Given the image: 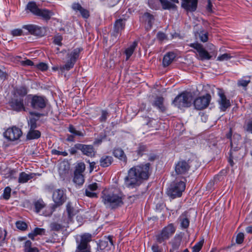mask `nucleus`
<instances>
[{
  "label": "nucleus",
  "instance_id": "nucleus-26",
  "mask_svg": "<svg viewBox=\"0 0 252 252\" xmlns=\"http://www.w3.org/2000/svg\"><path fill=\"white\" fill-rule=\"evenodd\" d=\"M36 175L35 173H30L27 174L25 172H22L20 173L18 178V183L20 184H24L28 182L30 179L33 178Z\"/></svg>",
  "mask_w": 252,
  "mask_h": 252
},
{
  "label": "nucleus",
  "instance_id": "nucleus-43",
  "mask_svg": "<svg viewBox=\"0 0 252 252\" xmlns=\"http://www.w3.org/2000/svg\"><path fill=\"white\" fill-rule=\"evenodd\" d=\"M147 150V148L146 145L140 144L136 152L138 156H142L144 154V153L146 152Z\"/></svg>",
  "mask_w": 252,
  "mask_h": 252
},
{
  "label": "nucleus",
  "instance_id": "nucleus-44",
  "mask_svg": "<svg viewBox=\"0 0 252 252\" xmlns=\"http://www.w3.org/2000/svg\"><path fill=\"white\" fill-rule=\"evenodd\" d=\"M7 232L0 228V246H2L5 242Z\"/></svg>",
  "mask_w": 252,
  "mask_h": 252
},
{
  "label": "nucleus",
  "instance_id": "nucleus-2",
  "mask_svg": "<svg viewBox=\"0 0 252 252\" xmlns=\"http://www.w3.org/2000/svg\"><path fill=\"white\" fill-rule=\"evenodd\" d=\"M101 198L106 207L116 209L124 205L125 195L120 189L111 188L103 190Z\"/></svg>",
  "mask_w": 252,
  "mask_h": 252
},
{
  "label": "nucleus",
  "instance_id": "nucleus-29",
  "mask_svg": "<svg viewBox=\"0 0 252 252\" xmlns=\"http://www.w3.org/2000/svg\"><path fill=\"white\" fill-rule=\"evenodd\" d=\"M53 13L50 10L46 9H40L36 16L40 17L44 20L48 21L50 19Z\"/></svg>",
  "mask_w": 252,
  "mask_h": 252
},
{
  "label": "nucleus",
  "instance_id": "nucleus-59",
  "mask_svg": "<svg viewBox=\"0 0 252 252\" xmlns=\"http://www.w3.org/2000/svg\"><path fill=\"white\" fill-rule=\"evenodd\" d=\"M50 227L52 230L59 231L62 228V226L56 222H53L50 224Z\"/></svg>",
  "mask_w": 252,
  "mask_h": 252
},
{
  "label": "nucleus",
  "instance_id": "nucleus-8",
  "mask_svg": "<svg viewBox=\"0 0 252 252\" xmlns=\"http://www.w3.org/2000/svg\"><path fill=\"white\" fill-rule=\"evenodd\" d=\"M191 161L190 159H180L175 164L174 169L176 174L179 176L187 174L191 167Z\"/></svg>",
  "mask_w": 252,
  "mask_h": 252
},
{
  "label": "nucleus",
  "instance_id": "nucleus-1",
  "mask_svg": "<svg viewBox=\"0 0 252 252\" xmlns=\"http://www.w3.org/2000/svg\"><path fill=\"white\" fill-rule=\"evenodd\" d=\"M150 166V163H147L131 168L128 171L127 176L125 178L126 187L133 188L138 186L142 180H147L152 171Z\"/></svg>",
  "mask_w": 252,
  "mask_h": 252
},
{
  "label": "nucleus",
  "instance_id": "nucleus-47",
  "mask_svg": "<svg viewBox=\"0 0 252 252\" xmlns=\"http://www.w3.org/2000/svg\"><path fill=\"white\" fill-rule=\"evenodd\" d=\"M16 227L22 231L25 230L27 228V224L24 221H17L16 222Z\"/></svg>",
  "mask_w": 252,
  "mask_h": 252
},
{
  "label": "nucleus",
  "instance_id": "nucleus-36",
  "mask_svg": "<svg viewBox=\"0 0 252 252\" xmlns=\"http://www.w3.org/2000/svg\"><path fill=\"white\" fill-rule=\"evenodd\" d=\"M45 233V229L44 228H41L38 227H35L33 230L29 234L28 236L32 240H34V237L39 235H44Z\"/></svg>",
  "mask_w": 252,
  "mask_h": 252
},
{
  "label": "nucleus",
  "instance_id": "nucleus-45",
  "mask_svg": "<svg viewBox=\"0 0 252 252\" xmlns=\"http://www.w3.org/2000/svg\"><path fill=\"white\" fill-rule=\"evenodd\" d=\"M63 40L62 36L61 35H56L53 37V42L55 45H58L59 46H62V41Z\"/></svg>",
  "mask_w": 252,
  "mask_h": 252
},
{
  "label": "nucleus",
  "instance_id": "nucleus-61",
  "mask_svg": "<svg viewBox=\"0 0 252 252\" xmlns=\"http://www.w3.org/2000/svg\"><path fill=\"white\" fill-rule=\"evenodd\" d=\"M200 39L201 41L205 42L207 41L208 39V33L201 32L199 34Z\"/></svg>",
  "mask_w": 252,
  "mask_h": 252
},
{
  "label": "nucleus",
  "instance_id": "nucleus-32",
  "mask_svg": "<svg viewBox=\"0 0 252 252\" xmlns=\"http://www.w3.org/2000/svg\"><path fill=\"white\" fill-rule=\"evenodd\" d=\"M28 93V89L25 86L17 87L14 89V95L23 98Z\"/></svg>",
  "mask_w": 252,
  "mask_h": 252
},
{
  "label": "nucleus",
  "instance_id": "nucleus-27",
  "mask_svg": "<svg viewBox=\"0 0 252 252\" xmlns=\"http://www.w3.org/2000/svg\"><path fill=\"white\" fill-rule=\"evenodd\" d=\"M66 210L68 215L67 223L69 224L70 222H72V218L76 214L77 211L74 208V206L71 202H68L66 206Z\"/></svg>",
  "mask_w": 252,
  "mask_h": 252
},
{
  "label": "nucleus",
  "instance_id": "nucleus-37",
  "mask_svg": "<svg viewBox=\"0 0 252 252\" xmlns=\"http://www.w3.org/2000/svg\"><path fill=\"white\" fill-rule=\"evenodd\" d=\"M34 206L35 212L39 213L41 210L45 208L46 204L42 199H40L34 202Z\"/></svg>",
  "mask_w": 252,
  "mask_h": 252
},
{
  "label": "nucleus",
  "instance_id": "nucleus-28",
  "mask_svg": "<svg viewBox=\"0 0 252 252\" xmlns=\"http://www.w3.org/2000/svg\"><path fill=\"white\" fill-rule=\"evenodd\" d=\"M113 162V158L111 156L106 155H103L100 158L99 164L102 167H107Z\"/></svg>",
  "mask_w": 252,
  "mask_h": 252
},
{
  "label": "nucleus",
  "instance_id": "nucleus-22",
  "mask_svg": "<svg viewBox=\"0 0 252 252\" xmlns=\"http://www.w3.org/2000/svg\"><path fill=\"white\" fill-rule=\"evenodd\" d=\"M152 105L161 112H164L166 110V107L164 105V98L162 96H157L152 102Z\"/></svg>",
  "mask_w": 252,
  "mask_h": 252
},
{
  "label": "nucleus",
  "instance_id": "nucleus-19",
  "mask_svg": "<svg viewBox=\"0 0 252 252\" xmlns=\"http://www.w3.org/2000/svg\"><path fill=\"white\" fill-rule=\"evenodd\" d=\"M75 148L81 151L84 155L88 157H92L94 155V148L92 145L78 143L75 144Z\"/></svg>",
  "mask_w": 252,
  "mask_h": 252
},
{
  "label": "nucleus",
  "instance_id": "nucleus-50",
  "mask_svg": "<svg viewBox=\"0 0 252 252\" xmlns=\"http://www.w3.org/2000/svg\"><path fill=\"white\" fill-rule=\"evenodd\" d=\"M143 118L146 125H148L149 127H155L153 123L156 122V121L154 119L146 116L143 117Z\"/></svg>",
  "mask_w": 252,
  "mask_h": 252
},
{
  "label": "nucleus",
  "instance_id": "nucleus-6",
  "mask_svg": "<svg viewBox=\"0 0 252 252\" xmlns=\"http://www.w3.org/2000/svg\"><path fill=\"white\" fill-rule=\"evenodd\" d=\"M55 204L52 207L46 208L43 213L45 216H50L54 211L55 208L62 205L63 203V190L58 189L55 190L52 195Z\"/></svg>",
  "mask_w": 252,
  "mask_h": 252
},
{
  "label": "nucleus",
  "instance_id": "nucleus-41",
  "mask_svg": "<svg viewBox=\"0 0 252 252\" xmlns=\"http://www.w3.org/2000/svg\"><path fill=\"white\" fill-rule=\"evenodd\" d=\"M69 131L73 134L74 136H84V133L82 131L77 130L74 126L72 125H70L68 127Z\"/></svg>",
  "mask_w": 252,
  "mask_h": 252
},
{
  "label": "nucleus",
  "instance_id": "nucleus-39",
  "mask_svg": "<svg viewBox=\"0 0 252 252\" xmlns=\"http://www.w3.org/2000/svg\"><path fill=\"white\" fill-rule=\"evenodd\" d=\"M74 182L79 186L82 185L84 182V178L82 174L74 173Z\"/></svg>",
  "mask_w": 252,
  "mask_h": 252
},
{
  "label": "nucleus",
  "instance_id": "nucleus-25",
  "mask_svg": "<svg viewBox=\"0 0 252 252\" xmlns=\"http://www.w3.org/2000/svg\"><path fill=\"white\" fill-rule=\"evenodd\" d=\"M30 115L32 116H36V118L34 117H31L30 119L28 120V126L31 129H35L37 127L36 122L38 120L39 118L42 115V114L39 113H36L33 112H30Z\"/></svg>",
  "mask_w": 252,
  "mask_h": 252
},
{
  "label": "nucleus",
  "instance_id": "nucleus-14",
  "mask_svg": "<svg viewBox=\"0 0 252 252\" xmlns=\"http://www.w3.org/2000/svg\"><path fill=\"white\" fill-rule=\"evenodd\" d=\"M125 20L122 19L117 20L114 25V30L111 34V39L113 41H116L119 35L125 29Z\"/></svg>",
  "mask_w": 252,
  "mask_h": 252
},
{
  "label": "nucleus",
  "instance_id": "nucleus-34",
  "mask_svg": "<svg viewBox=\"0 0 252 252\" xmlns=\"http://www.w3.org/2000/svg\"><path fill=\"white\" fill-rule=\"evenodd\" d=\"M137 44V42L135 41L125 50V53L126 55V61H127L133 54Z\"/></svg>",
  "mask_w": 252,
  "mask_h": 252
},
{
  "label": "nucleus",
  "instance_id": "nucleus-62",
  "mask_svg": "<svg viewBox=\"0 0 252 252\" xmlns=\"http://www.w3.org/2000/svg\"><path fill=\"white\" fill-rule=\"evenodd\" d=\"M157 38L160 41H163L167 39V35L162 32H158L157 33Z\"/></svg>",
  "mask_w": 252,
  "mask_h": 252
},
{
  "label": "nucleus",
  "instance_id": "nucleus-24",
  "mask_svg": "<svg viewBox=\"0 0 252 252\" xmlns=\"http://www.w3.org/2000/svg\"><path fill=\"white\" fill-rule=\"evenodd\" d=\"M72 8L75 11H79L83 18L87 19L90 16L89 11L87 9L84 8L79 3H73Z\"/></svg>",
  "mask_w": 252,
  "mask_h": 252
},
{
  "label": "nucleus",
  "instance_id": "nucleus-38",
  "mask_svg": "<svg viewBox=\"0 0 252 252\" xmlns=\"http://www.w3.org/2000/svg\"><path fill=\"white\" fill-rule=\"evenodd\" d=\"M32 242L30 240L25 242L24 245V252H39L37 248L32 247Z\"/></svg>",
  "mask_w": 252,
  "mask_h": 252
},
{
  "label": "nucleus",
  "instance_id": "nucleus-49",
  "mask_svg": "<svg viewBox=\"0 0 252 252\" xmlns=\"http://www.w3.org/2000/svg\"><path fill=\"white\" fill-rule=\"evenodd\" d=\"M11 191V189L10 187H6L3 191V193L2 195L3 198L5 200H8V199H9L10 197Z\"/></svg>",
  "mask_w": 252,
  "mask_h": 252
},
{
  "label": "nucleus",
  "instance_id": "nucleus-40",
  "mask_svg": "<svg viewBox=\"0 0 252 252\" xmlns=\"http://www.w3.org/2000/svg\"><path fill=\"white\" fill-rule=\"evenodd\" d=\"M110 116V113L107 110H102L101 111V115L99 118V121L100 123H105L108 117Z\"/></svg>",
  "mask_w": 252,
  "mask_h": 252
},
{
  "label": "nucleus",
  "instance_id": "nucleus-3",
  "mask_svg": "<svg viewBox=\"0 0 252 252\" xmlns=\"http://www.w3.org/2000/svg\"><path fill=\"white\" fill-rule=\"evenodd\" d=\"M186 184L183 181H174L171 183L166 190V194L172 199L181 196L185 190Z\"/></svg>",
  "mask_w": 252,
  "mask_h": 252
},
{
  "label": "nucleus",
  "instance_id": "nucleus-20",
  "mask_svg": "<svg viewBox=\"0 0 252 252\" xmlns=\"http://www.w3.org/2000/svg\"><path fill=\"white\" fill-rule=\"evenodd\" d=\"M190 215L188 211L183 212L179 217L178 220L181 227L183 229L188 228L190 223Z\"/></svg>",
  "mask_w": 252,
  "mask_h": 252
},
{
  "label": "nucleus",
  "instance_id": "nucleus-58",
  "mask_svg": "<svg viewBox=\"0 0 252 252\" xmlns=\"http://www.w3.org/2000/svg\"><path fill=\"white\" fill-rule=\"evenodd\" d=\"M93 191H91L90 190L87 189L85 190V194L88 197H89L91 198H97V193L94 192Z\"/></svg>",
  "mask_w": 252,
  "mask_h": 252
},
{
  "label": "nucleus",
  "instance_id": "nucleus-9",
  "mask_svg": "<svg viewBox=\"0 0 252 252\" xmlns=\"http://www.w3.org/2000/svg\"><path fill=\"white\" fill-rule=\"evenodd\" d=\"M211 99V95L209 94H206L205 95L199 96L194 100V106L196 110H203L208 106Z\"/></svg>",
  "mask_w": 252,
  "mask_h": 252
},
{
  "label": "nucleus",
  "instance_id": "nucleus-4",
  "mask_svg": "<svg viewBox=\"0 0 252 252\" xmlns=\"http://www.w3.org/2000/svg\"><path fill=\"white\" fill-rule=\"evenodd\" d=\"M176 228L173 223H170L155 235L156 242L158 244L163 243L168 240L175 233Z\"/></svg>",
  "mask_w": 252,
  "mask_h": 252
},
{
  "label": "nucleus",
  "instance_id": "nucleus-16",
  "mask_svg": "<svg viewBox=\"0 0 252 252\" xmlns=\"http://www.w3.org/2000/svg\"><path fill=\"white\" fill-rule=\"evenodd\" d=\"M112 236L105 237L103 240H100L97 244V248L101 250H105L109 252L114 248V241Z\"/></svg>",
  "mask_w": 252,
  "mask_h": 252
},
{
  "label": "nucleus",
  "instance_id": "nucleus-12",
  "mask_svg": "<svg viewBox=\"0 0 252 252\" xmlns=\"http://www.w3.org/2000/svg\"><path fill=\"white\" fill-rule=\"evenodd\" d=\"M23 29L28 31L29 32L33 35L38 36H43L46 33L45 29L36 25L30 24L24 25Z\"/></svg>",
  "mask_w": 252,
  "mask_h": 252
},
{
  "label": "nucleus",
  "instance_id": "nucleus-46",
  "mask_svg": "<svg viewBox=\"0 0 252 252\" xmlns=\"http://www.w3.org/2000/svg\"><path fill=\"white\" fill-rule=\"evenodd\" d=\"M230 146L231 149L230 150L229 155H230V156L232 157L233 152H236L239 151L240 149V147L239 144H236V145H234L233 141H230Z\"/></svg>",
  "mask_w": 252,
  "mask_h": 252
},
{
  "label": "nucleus",
  "instance_id": "nucleus-63",
  "mask_svg": "<svg viewBox=\"0 0 252 252\" xmlns=\"http://www.w3.org/2000/svg\"><path fill=\"white\" fill-rule=\"evenodd\" d=\"M11 33L13 36H20L23 33V31L21 29H15L11 31Z\"/></svg>",
  "mask_w": 252,
  "mask_h": 252
},
{
  "label": "nucleus",
  "instance_id": "nucleus-57",
  "mask_svg": "<svg viewBox=\"0 0 252 252\" xmlns=\"http://www.w3.org/2000/svg\"><path fill=\"white\" fill-rule=\"evenodd\" d=\"M244 239V235L243 233H239L237 234L236 239V242L237 244H242Z\"/></svg>",
  "mask_w": 252,
  "mask_h": 252
},
{
  "label": "nucleus",
  "instance_id": "nucleus-33",
  "mask_svg": "<svg viewBox=\"0 0 252 252\" xmlns=\"http://www.w3.org/2000/svg\"><path fill=\"white\" fill-rule=\"evenodd\" d=\"M26 9L29 10L33 15L36 16L40 8H39L36 3L34 1L28 2L26 6Z\"/></svg>",
  "mask_w": 252,
  "mask_h": 252
},
{
  "label": "nucleus",
  "instance_id": "nucleus-7",
  "mask_svg": "<svg viewBox=\"0 0 252 252\" xmlns=\"http://www.w3.org/2000/svg\"><path fill=\"white\" fill-rule=\"evenodd\" d=\"M82 50L81 48H76L67 54L64 64V70H69L73 67Z\"/></svg>",
  "mask_w": 252,
  "mask_h": 252
},
{
  "label": "nucleus",
  "instance_id": "nucleus-17",
  "mask_svg": "<svg viewBox=\"0 0 252 252\" xmlns=\"http://www.w3.org/2000/svg\"><path fill=\"white\" fill-rule=\"evenodd\" d=\"M218 95L219 96V99L218 101L220 105L219 108L220 111L224 112L231 106L230 100L226 98V95L222 90H219Z\"/></svg>",
  "mask_w": 252,
  "mask_h": 252
},
{
  "label": "nucleus",
  "instance_id": "nucleus-30",
  "mask_svg": "<svg viewBox=\"0 0 252 252\" xmlns=\"http://www.w3.org/2000/svg\"><path fill=\"white\" fill-rule=\"evenodd\" d=\"M175 57L176 55L173 52H168L166 54L164 55L162 61L163 66H168L171 63Z\"/></svg>",
  "mask_w": 252,
  "mask_h": 252
},
{
  "label": "nucleus",
  "instance_id": "nucleus-52",
  "mask_svg": "<svg viewBox=\"0 0 252 252\" xmlns=\"http://www.w3.org/2000/svg\"><path fill=\"white\" fill-rule=\"evenodd\" d=\"M181 245V239H175L174 241L172 243V249L170 251H174L177 250L179 248Z\"/></svg>",
  "mask_w": 252,
  "mask_h": 252
},
{
  "label": "nucleus",
  "instance_id": "nucleus-64",
  "mask_svg": "<svg viewBox=\"0 0 252 252\" xmlns=\"http://www.w3.org/2000/svg\"><path fill=\"white\" fill-rule=\"evenodd\" d=\"M98 189L97 184L96 183H94L93 184H90L88 186L87 189L90 190L91 191H95Z\"/></svg>",
  "mask_w": 252,
  "mask_h": 252
},
{
  "label": "nucleus",
  "instance_id": "nucleus-18",
  "mask_svg": "<svg viewBox=\"0 0 252 252\" xmlns=\"http://www.w3.org/2000/svg\"><path fill=\"white\" fill-rule=\"evenodd\" d=\"M9 105L13 110L17 112L26 110L23 98L14 97L9 102Z\"/></svg>",
  "mask_w": 252,
  "mask_h": 252
},
{
  "label": "nucleus",
  "instance_id": "nucleus-5",
  "mask_svg": "<svg viewBox=\"0 0 252 252\" xmlns=\"http://www.w3.org/2000/svg\"><path fill=\"white\" fill-rule=\"evenodd\" d=\"M193 96L190 93L184 92L178 95L173 100L174 104L178 108L189 107L191 105Z\"/></svg>",
  "mask_w": 252,
  "mask_h": 252
},
{
  "label": "nucleus",
  "instance_id": "nucleus-10",
  "mask_svg": "<svg viewBox=\"0 0 252 252\" xmlns=\"http://www.w3.org/2000/svg\"><path fill=\"white\" fill-rule=\"evenodd\" d=\"M189 46L195 49L199 55L198 59L201 61L209 60L212 56L203 47V45L199 43H193L189 44Z\"/></svg>",
  "mask_w": 252,
  "mask_h": 252
},
{
  "label": "nucleus",
  "instance_id": "nucleus-31",
  "mask_svg": "<svg viewBox=\"0 0 252 252\" xmlns=\"http://www.w3.org/2000/svg\"><path fill=\"white\" fill-rule=\"evenodd\" d=\"M41 136V132L35 129L30 128L27 134V139L29 140L37 139Z\"/></svg>",
  "mask_w": 252,
  "mask_h": 252
},
{
  "label": "nucleus",
  "instance_id": "nucleus-23",
  "mask_svg": "<svg viewBox=\"0 0 252 252\" xmlns=\"http://www.w3.org/2000/svg\"><path fill=\"white\" fill-rule=\"evenodd\" d=\"M113 155L120 160L123 162L124 164L127 162V157L124 151L120 148H115L113 150Z\"/></svg>",
  "mask_w": 252,
  "mask_h": 252
},
{
  "label": "nucleus",
  "instance_id": "nucleus-42",
  "mask_svg": "<svg viewBox=\"0 0 252 252\" xmlns=\"http://www.w3.org/2000/svg\"><path fill=\"white\" fill-rule=\"evenodd\" d=\"M160 3L164 9H170L175 7V4L171 3L167 0H162Z\"/></svg>",
  "mask_w": 252,
  "mask_h": 252
},
{
  "label": "nucleus",
  "instance_id": "nucleus-21",
  "mask_svg": "<svg viewBox=\"0 0 252 252\" xmlns=\"http://www.w3.org/2000/svg\"><path fill=\"white\" fill-rule=\"evenodd\" d=\"M197 0H182V6L187 11L193 12L197 8Z\"/></svg>",
  "mask_w": 252,
  "mask_h": 252
},
{
  "label": "nucleus",
  "instance_id": "nucleus-15",
  "mask_svg": "<svg viewBox=\"0 0 252 252\" xmlns=\"http://www.w3.org/2000/svg\"><path fill=\"white\" fill-rule=\"evenodd\" d=\"M46 101L45 98L41 96L37 95H32L31 106L34 109H41L46 107Z\"/></svg>",
  "mask_w": 252,
  "mask_h": 252
},
{
  "label": "nucleus",
  "instance_id": "nucleus-51",
  "mask_svg": "<svg viewBox=\"0 0 252 252\" xmlns=\"http://www.w3.org/2000/svg\"><path fill=\"white\" fill-rule=\"evenodd\" d=\"M85 169V165L84 163H79L76 167V169L74 171V173L82 174Z\"/></svg>",
  "mask_w": 252,
  "mask_h": 252
},
{
  "label": "nucleus",
  "instance_id": "nucleus-55",
  "mask_svg": "<svg viewBox=\"0 0 252 252\" xmlns=\"http://www.w3.org/2000/svg\"><path fill=\"white\" fill-rule=\"evenodd\" d=\"M251 82V80H244L240 79L238 80L237 85L239 87H246L248 84Z\"/></svg>",
  "mask_w": 252,
  "mask_h": 252
},
{
  "label": "nucleus",
  "instance_id": "nucleus-35",
  "mask_svg": "<svg viewBox=\"0 0 252 252\" xmlns=\"http://www.w3.org/2000/svg\"><path fill=\"white\" fill-rule=\"evenodd\" d=\"M142 19L143 21L147 23L148 28H151L154 20V16L148 12H145L142 16Z\"/></svg>",
  "mask_w": 252,
  "mask_h": 252
},
{
  "label": "nucleus",
  "instance_id": "nucleus-11",
  "mask_svg": "<svg viewBox=\"0 0 252 252\" xmlns=\"http://www.w3.org/2000/svg\"><path fill=\"white\" fill-rule=\"evenodd\" d=\"M4 136L9 140L15 141L18 139L22 135L20 128L13 126L8 128L3 133Z\"/></svg>",
  "mask_w": 252,
  "mask_h": 252
},
{
  "label": "nucleus",
  "instance_id": "nucleus-60",
  "mask_svg": "<svg viewBox=\"0 0 252 252\" xmlns=\"http://www.w3.org/2000/svg\"><path fill=\"white\" fill-rule=\"evenodd\" d=\"M153 252H162V249L157 243L154 244L152 247Z\"/></svg>",
  "mask_w": 252,
  "mask_h": 252
},
{
  "label": "nucleus",
  "instance_id": "nucleus-48",
  "mask_svg": "<svg viewBox=\"0 0 252 252\" xmlns=\"http://www.w3.org/2000/svg\"><path fill=\"white\" fill-rule=\"evenodd\" d=\"M204 241H200L197 242L193 247H192V252H199L201 250L203 245Z\"/></svg>",
  "mask_w": 252,
  "mask_h": 252
},
{
  "label": "nucleus",
  "instance_id": "nucleus-54",
  "mask_svg": "<svg viewBox=\"0 0 252 252\" xmlns=\"http://www.w3.org/2000/svg\"><path fill=\"white\" fill-rule=\"evenodd\" d=\"M243 128L245 130L252 134V119L244 126Z\"/></svg>",
  "mask_w": 252,
  "mask_h": 252
},
{
  "label": "nucleus",
  "instance_id": "nucleus-56",
  "mask_svg": "<svg viewBox=\"0 0 252 252\" xmlns=\"http://www.w3.org/2000/svg\"><path fill=\"white\" fill-rule=\"evenodd\" d=\"M231 57L229 54L225 53L219 56L217 58V60L219 61H227L230 59Z\"/></svg>",
  "mask_w": 252,
  "mask_h": 252
},
{
  "label": "nucleus",
  "instance_id": "nucleus-53",
  "mask_svg": "<svg viewBox=\"0 0 252 252\" xmlns=\"http://www.w3.org/2000/svg\"><path fill=\"white\" fill-rule=\"evenodd\" d=\"M35 67L42 71L47 70L48 68L47 64L44 63H40L38 64H36L35 65Z\"/></svg>",
  "mask_w": 252,
  "mask_h": 252
},
{
  "label": "nucleus",
  "instance_id": "nucleus-13",
  "mask_svg": "<svg viewBox=\"0 0 252 252\" xmlns=\"http://www.w3.org/2000/svg\"><path fill=\"white\" fill-rule=\"evenodd\" d=\"M80 240H77V249L80 250L83 249H91L89 243L92 241V235L89 233H84L80 236Z\"/></svg>",
  "mask_w": 252,
  "mask_h": 252
}]
</instances>
